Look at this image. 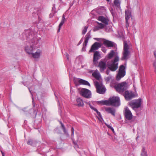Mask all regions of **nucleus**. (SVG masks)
<instances>
[{
	"instance_id": "1",
	"label": "nucleus",
	"mask_w": 156,
	"mask_h": 156,
	"mask_svg": "<svg viewBox=\"0 0 156 156\" xmlns=\"http://www.w3.org/2000/svg\"><path fill=\"white\" fill-rule=\"evenodd\" d=\"M108 101V106L111 105L115 107H119L120 105V98L118 97H110Z\"/></svg>"
},
{
	"instance_id": "2",
	"label": "nucleus",
	"mask_w": 156,
	"mask_h": 156,
	"mask_svg": "<svg viewBox=\"0 0 156 156\" xmlns=\"http://www.w3.org/2000/svg\"><path fill=\"white\" fill-rule=\"evenodd\" d=\"M114 88L118 92L122 93L127 89V83L126 82H123L120 83L116 84L115 85Z\"/></svg>"
},
{
	"instance_id": "3",
	"label": "nucleus",
	"mask_w": 156,
	"mask_h": 156,
	"mask_svg": "<svg viewBox=\"0 0 156 156\" xmlns=\"http://www.w3.org/2000/svg\"><path fill=\"white\" fill-rule=\"evenodd\" d=\"M141 99L139 98L132 100L129 102V105L133 109H135L141 106Z\"/></svg>"
},
{
	"instance_id": "4",
	"label": "nucleus",
	"mask_w": 156,
	"mask_h": 156,
	"mask_svg": "<svg viewBox=\"0 0 156 156\" xmlns=\"http://www.w3.org/2000/svg\"><path fill=\"white\" fill-rule=\"evenodd\" d=\"M119 61V58L118 56H116L114 59L112 61V64L110 65L108 67L109 69L112 71H115L118 68V62Z\"/></svg>"
},
{
	"instance_id": "5",
	"label": "nucleus",
	"mask_w": 156,
	"mask_h": 156,
	"mask_svg": "<svg viewBox=\"0 0 156 156\" xmlns=\"http://www.w3.org/2000/svg\"><path fill=\"white\" fill-rule=\"evenodd\" d=\"M80 94L86 98H90L91 97V92L89 90L85 88H82L79 90Z\"/></svg>"
},
{
	"instance_id": "6",
	"label": "nucleus",
	"mask_w": 156,
	"mask_h": 156,
	"mask_svg": "<svg viewBox=\"0 0 156 156\" xmlns=\"http://www.w3.org/2000/svg\"><path fill=\"white\" fill-rule=\"evenodd\" d=\"M95 86L97 89V92L98 93L103 94L105 92L106 89L101 83L96 81L95 83Z\"/></svg>"
},
{
	"instance_id": "7",
	"label": "nucleus",
	"mask_w": 156,
	"mask_h": 156,
	"mask_svg": "<svg viewBox=\"0 0 156 156\" xmlns=\"http://www.w3.org/2000/svg\"><path fill=\"white\" fill-rule=\"evenodd\" d=\"M126 27L127 30L128 31V27L129 26V20L130 17H132L131 12L129 9H127L125 11Z\"/></svg>"
},
{
	"instance_id": "8",
	"label": "nucleus",
	"mask_w": 156,
	"mask_h": 156,
	"mask_svg": "<svg viewBox=\"0 0 156 156\" xmlns=\"http://www.w3.org/2000/svg\"><path fill=\"white\" fill-rule=\"evenodd\" d=\"M124 96L126 100L129 101L135 97V94L131 91L126 90L125 92Z\"/></svg>"
},
{
	"instance_id": "9",
	"label": "nucleus",
	"mask_w": 156,
	"mask_h": 156,
	"mask_svg": "<svg viewBox=\"0 0 156 156\" xmlns=\"http://www.w3.org/2000/svg\"><path fill=\"white\" fill-rule=\"evenodd\" d=\"M97 67L99 68V70L101 73L103 72L107 68L106 61L100 60Z\"/></svg>"
},
{
	"instance_id": "10",
	"label": "nucleus",
	"mask_w": 156,
	"mask_h": 156,
	"mask_svg": "<svg viewBox=\"0 0 156 156\" xmlns=\"http://www.w3.org/2000/svg\"><path fill=\"white\" fill-rule=\"evenodd\" d=\"M101 55L98 51H96L94 52L93 57V62L94 65L96 66L98 62V61L100 58Z\"/></svg>"
},
{
	"instance_id": "11",
	"label": "nucleus",
	"mask_w": 156,
	"mask_h": 156,
	"mask_svg": "<svg viewBox=\"0 0 156 156\" xmlns=\"http://www.w3.org/2000/svg\"><path fill=\"white\" fill-rule=\"evenodd\" d=\"M124 113L125 118L127 120H130L132 119V113L128 108H125Z\"/></svg>"
},
{
	"instance_id": "12",
	"label": "nucleus",
	"mask_w": 156,
	"mask_h": 156,
	"mask_svg": "<svg viewBox=\"0 0 156 156\" xmlns=\"http://www.w3.org/2000/svg\"><path fill=\"white\" fill-rule=\"evenodd\" d=\"M101 44L100 43L95 42L92 45L91 48L89 51V52H93L95 50H98L99 48L101 47Z\"/></svg>"
},
{
	"instance_id": "13",
	"label": "nucleus",
	"mask_w": 156,
	"mask_h": 156,
	"mask_svg": "<svg viewBox=\"0 0 156 156\" xmlns=\"http://www.w3.org/2000/svg\"><path fill=\"white\" fill-rule=\"evenodd\" d=\"M121 1L120 0H114L113 2V7L117 10L121 11Z\"/></svg>"
},
{
	"instance_id": "14",
	"label": "nucleus",
	"mask_w": 156,
	"mask_h": 156,
	"mask_svg": "<svg viewBox=\"0 0 156 156\" xmlns=\"http://www.w3.org/2000/svg\"><path fill=\"white\" fill-rule=\"evenodd\" d=\"M105 109L107 113H110L114 116H115L116 110L114 108L110 107H106L105 108Z\"/></svg>"
},
{
	"instance_id": "15",
	"label": "nucleus",
	"mask_w": 156,
	"mask_h": 156,
	"mask_svg": "<svg viewBox=\"0 0 156 156\" xmlns=\"http://www.w3.org/2000/svg\"><path fill=\"white\" fill-rule=\"evenodd\" d=\"M103 44L108 48L115 47V44L108 40H105L103 42Z\"/></svg>"
},
{
	"instance_id": "16",
	"label": "nucleus",
	"mask_w": 156,
	"mask_h": 156,
	"mask_svg": "<svg viewBox=\"0 0 156 156\" xmlns=\"http://www.w3.org/2000/svg\"><path fill=\"white\" fill-rule=\"evenodd\" d=\"M96 23L98 25L94 26L93 30L94 31H97L100 29H103L105 27V25L104 24L102 23H100L98 22H96Z\"/></svg>"
},
{
	"instance_id": "17",
	"label": "nucleus",
	"mask_w": 156,
	"mask_h": 156,
	"mask_svg": "<svg viewBox=\"0 0 156 156\" xmlns=\"http://www.w3.org/2000/svg\"><path fill=\"white\" fill-rule=\"evenodd\" d=\"M25 50L28 54L30 55L33 51L34 46L33 45L26 46L25 48Z\"/></svg>"
},
{
	"instance_id": "18",
	"label": "nucleus",
	"mask_w": 156,
	"mask_h": 156,
	"mask_svg": "<svg viewBox=\"0 0 156 156\" xmlns=\"http://www.w3.org/2000/svg\"><path fill=\"white\" fill-rule=\"evenodd\" d=\"M97 19L99 21L102 22L105 25H107L108 24V22L109 21L108 20L103 16H98Z\"/></svg>"
},
{
	"instance_id": "19",
	"label": "nucleus",
	"mask_w": 156,
	"mask_h": 156,
	"mask_svg": "<svg viewBox=\"0 0 156 156\" xmlns=\"http://www.w3.org/2000/svg\"><path fill=\"white\" fill-rule=\"evenodd\" d=\"M77 104L76 105L79 107H83L84 105L83 101L82 99L80 98H78L76 99Z\"/></svg>"
},
{
	"instance_id": "20",
	"label": "nucleus",
	"mask_w": 156,
	"mask_h": 156,
	"mask_svg": "<svg viewBox=\"0 0 156 156\" xmlns=\"http://www.w3.org/2000/svg\"><path fill=\"white\" fill-rule=\"evenodd\" d=\"M126 73L118 71V73L116 76V79L117 80L119 81L123 77L126 75Z\"/></svg>"
},
{
	"instance_id": "21",
	"label": "nucleus",
	"mask_w": 156,
	"mask_h": 156,
	"mask_svg": "<svg viewBox=\"0 0 156 156\" xmlns=\"http://www.w3.org/2000/svg\"><path fill=\"white\" fill-rule=\"evenodd\" d=\"M66 21V19L65 18V15L64 14H63L62 16V18L61 22L60 23L58 26V28L57 31L58 33L60 32L62 26L64 24Z\"/></svg>"
},
{
	"instance_id": "22",
	"label": "nucleus",
	"mask_w": 156,
	"mask_h": 156,
	"mask_svg": "<svg viewBox=\"0 0 156 156\" xmlns=\"http://www.w3.org/2000/svg\"><path fill=\"white\" fill-rule=\"evenodd\" d=\"M92 76L96 80H99L100 79L101 76L100 73L96 70L92 74Z\"/></svg>"
},
{
	"instance_id": "23",
	"label": "nucleus",
	"mask_w": 156,
	"mask_h": 156,
	"mask_svg": "<svg viewBox=\"0 0 156 156\" xmlns=\"http://www.w3.org/2000/svg\"><path fill=\"white\" fill-rule=\"evenodd\" d=\"M89 105L90 107L93 110L95 111L97 113V115L101 119H102L101 115L100 112H99L98 110L95 108L93 107L90 103L88 102L87 103Z\"/></svg>"
},
{
	"instance_id": "24",
	"label": "nucleus",
	"mask_w": 156,
	"mask_h": 156,
	"mask_svg": "<svg viewBox=\"0 0 156 156\" xmlns=\"http://www.w3.org/2000/svg\"><path fill=\"white\" fill-rule=\"evenodd\" d=\"M130 52L129 51H123L122 60H127L129 58Z\"/></svg>"
},
{
	"instance_id": "25",
	"label": "nucleus",
	"mask_w": 156,
	"mask_h": 156,
	"mask_svg": "<svg viewBox=\"0 0 156 156\" xmlns=\"http://www.w3.org/2000/svg\"><path fill=\"white\" fill-rule=\"evenodd\" d=\"M78 82L80 84H82L85 85L90 86V84L87 81L85 80H83L82 79H80L78 80Z\"/></svg>"
},
{
	"instance_id": "26",
	"label": "nucleus",
	"mask_w": 156,
	"mask_h": 156,
	"mask_svg": "<svg viewBox=\"0 0 156 156\" xmlns=\"http://www.w3.org/2000/svg\"><path fill=\"white\" fill-rule=\"evenodd\" d=\"M41 52L36 51L35 53H32L30 55L34 58H38L40 57L41 55Z\"/></svg>"
},
{
	"instance_id": "27",
	"label": "nucleus",
	"mask_w": 156,
	"mask_h": 156,
	"mask_svg": "<svg viewBox=\"0 0 156 156\" xmlns=\"http://www.w3.org/2000/svg\"><path fill=\"white\" fill-rule=\"evenodd\" d=\"M59 122L61 125L62 128V129L64 133L67 135H69V134L66 130L64 124L60 121H59Z\"/></svg>"
},
{
	"instance_id": "28",
	"label": "nucleus",
	"mask_w": 156,
	"mask_h": 156,
	"mask_svg": "<svg viewBox=\"0 0 156 156\" xmlns=\"http://www.w3.org/2000/svg\"><path fill=\"white\" fill-rule=\"evenodd\" d=\"M108 100H102L101 101H98V104H101L102 105H105L108 106Z\"/></svg>"
},
{
	"instance_id": "29",
	"label": "nucleus",
	"mask_w": 156,
	"mask_h": 156,
	"mask_svg": "<svg viewBox=\"0 0 156 156\" xmlns=\"http://www.w3.org/2000/svg\"><path fill=\"white\" fill-rule=\"evenodd\" d=\"M36 143V142L34 141L32 139H28L27 141V144L28 145H30L31 146H33Z\"/></svg>"
},
{
	"instance_id": "30",
	"label": "nucleus",
	"mask_w": 156,
	"mask_h": 156,
	"mask_svg": "<svg viewBox=\"0 0 156 156\" xmlns=\"http://www.w3.org/2000/svg\"><path fill=\"white\" fill-rule=\"evenodd\" d=\"M118 71L126 73V67L123 65L120 66Z\"/></svg>"
},
{
	"instance_id": "31",
	"label": "nucleus",
	"mask_w": 156,
	"mask_h": 156,
	"mask_svg": "<svg viewBox=\"0 0 156 156\" xmlns=\"http://www.w3.org/2000/svg\"><path fill=\"white\" fill-rule=\"evenodd\" d=\"M129 46L126 42H125L124 43L123 51H129Z\"/></svg>"
},
{
	"instance_id": "32",
	"label": "nucleus",
	"mask_w": 156,
	"mask_h": 156,
	"mask_svg": "<svg viewBox=\"0 0 156 156\" xmlns=\"http://www.w3.org/2000/svg\"><path fill=\"white\" fill-rule=\"evenodd\" d=\"M115 54V52L113 50H112L108 54V58L110 59L112 58Z\"/></svg>"
},
{
	"instance_id": "33",
	"label": "nucleus",
	"mask_w": 156,
	"mask_h": 156,
	"mask_svg": "<svg viewBox=\"0 0 156 156\" xmlns=\"http://www.w3.org/2000/svg\"><path fill=\"white\" fill-rule=\"evenodd\" d=\"M145 148L143 147L142 148V152L141 154V156H147L146 151H145Z\"/></svg>"
},
{
	"instance_id": "34",
	"label": "nucleus",
	"mask_w": 156,
	"mask_h": 156,
	"mask_svg": "<svg viewBox=\"0 0 156 156\" xmlns=\"http://www.w3.org/2000/svg\"><path fill=\"white\" fill-rule=\"evenodd\" d=\"M88 41L87 40H85V41L83 43V47L82 49L83 51H84V50L85 49L87 45V44L88 42Z\"/></svg>"
},
{
	"instance_id": "35",
	"label": "nucleus",
	"mask_w": 156,
	"mask_h": 156,
	"mask_svg": "<svg viewBox=\"0 0 156 156\" xmlns=\"http://www.w3.org/2000/svg\"><path fill=\"white\" fill-rule=\"evenodd\" d=\"M90 31H89L87 33V34L86 35L85 40L88 41L89 40L90 38Z\"/></svg>"
},
{
	"instance_id": "36",
	"label": "nucleus",
	"mask_w": 156,
	"mask_h": 156,
	"mask_svg": "<svg viewBox=\"0 0 156 156\" xmlns=\"http://www.w3.org/2000/svg\"><path fill=\"white\" fill-rule=\"evenodd\" d=\"M51 12H53L55 14L57 12V11H56L55 5V4L53 5V6L52 7Z\"/></svg>"
},
{
	"instance_id": "37",
	"label": "nucleus",
	"mask_w": 156,
	"mask_h": 156,
	"mask_svg": "<svg viewBox=\"0 0 156 156\" xmlns=\"http://www.w3.org/2000/svg\"><path fill=\"white\" fill-rule=\"evenodd\" d=\"M88 28V26H86L84 27V28L83 29V30L82 31V34L84 35L86 33Z\"/></svg>"
},
{
	"instance_id": "38",
	"label": "nucleus",
	"mask_w": 156,
	"mask_h": 156,
	"mask_svg": "<svg viewBox=\"0 0 156 156\" xmlns=\"http://www.w3.org/2000/svg\"><path fill=\"white\" fill-rule=\"evenodd\" d=\"M112 77L110 76L105 78V80L107 82H108L112 79Z\"/></svg>"
},
{
	"instance_id": "39",
	"label": "nucleus",
	"mask_w": 156,
	"mask_h": 156,
	"mask_svg": "<svg viewBox=\"0 0 156 156\" xmlns=\"http://www.w3.org/2000/svg\"><path fill=\"white\" fill-rule=\"evenodd\" d=\"M111 12L113 17V18H114L116 16V15L115 12L113 9L112 10H111Z\"/></svg>"
},
{
	"instance_id": "40",
	"label": "nucleus",
	"mask_w": 156,
	"mask_h": 156,
	"mask_svg": "<svg viewBox=\"0 0 156 156\" xmlns=\"http://www.w3.org/2000/svg\"><path fill=\"white\" fill-rule=\"evenodd\" d=\"M108 127L111 129L113 132H114V130L113 128L109 125H107Z\"/></svg>"
},
{
	"instance_id": "41",
	"label": "nucleus",
	"mask_w": 156,
	"mask_h": 156,
	"mask_svg": "<svg viewBox=\"0 0 156 156\" xmlns=\"http://www.w3.org/2000/svg\"><path fill=\"white\" fill-rule=\"evenodd\" d=\"M65 55L67 60L68 61L69 60V54L67 53L66 52V54H65Z\"/></svg>"
},
{
	"instance_id": "42",
	"label": "nucleus",
	"mask_w": 156,
	"mask_h": 156,
	"mask_svg": "<svg viewBox=\"0 0 156 156\" xmlns=\"http://www.w3.org/2000/svg\"><path fill=\"white\" fill-rule=\"evenodd\" d=\"M71 131L72 132L71 136H73L74 135V128L73 127L71 128Z\"/></svg>"
},
{
	"instance_id": "43",
	"label": "nucleus",
	"mask_w": 156,
	"mask_h": 156,
	"mask_svg": "<svg viewBox=\"0 0 156 156\" xmlns=\"http://www.w3.org/2000/svg\"><path fill=\"white\" fill-rule=\"evenodd\" d=\"M55 14L53 12H51V13L49 14V17L50 18L52 17L53 16H54Z\"/></svg>"
},
{
	"instance_id": "44",
	"label": "nucleus",
	"mask_w": 156,
	"mask_h": 156,
	"mask_svg": "<svg viewBox=\"0 0 156 156\" xmlns=\"http://www.w3.org/2000/svg\"><path fill=\"white\" fill-rule=\"evenodd\" d=\"M101 50L103 51V52L105 53L106 52L107 50L105 47H102Z\"/></svg>"
},
{
	"instance_id": "45",
	"label": "nucleus",
	"mask_w": 156,
	"mask_h": 156,
	"mask_svg": "<svg viewBox=\"0 0 156 156\" xmlns=\"http://www.w3.org/2000/svg\"><path fill=\"white\" fill-rule=\"evenodd\" d=\"M39 107V106L38 105L37 106V111H36V110L34 111V113H35L36 114L37 112Z\"/></svg>"
},
{
	"instance_id": "46",
	"label": "nucleus",
	"mask_w": 156,
	"mask_h": 156,
	"mask_svg": "<svg viewBox=\"0 0 156 156\" xmlns=\"http://www.w3.org/2000/svg\"><path fill=\"white\" fill-rule=\"evenodd\" d=\"M83 42V40H82V38L81 40L79 42L78 44H77V45H79L80 44Z\"/></svg>"
},
{
	"instance_id": "47",
	"label": "nucleus",
	"mask_w": 156,
	"mask_h": 156,
	"mask_svg": "<svg viewBox=\"0 0 156 156\" xmlns=\"http://www.w3.org/2000/svg\"><path fill=\"white\" fill-rule=\"evenodd\" d=\"M109 72H110L109 70V69H107V70L106 71V73L107 75H108L109 74Z\"/></svg>"
},
{
	"instance_id": "48",
	"label": "nucleus",
	"mask_w": 156,
	"mask_h": 156,
	"mask_svg": "<svg viewBox=\"0 0 156 156\" xmlns=\"http://www.w3.org/2000/svg\"><path fill=\"white\" fill-rule=\"evenodd\" d=\"M153 66H154V67L155 68V73H156V66H155V63L154 64Z\"/></svg>"
},
{
	"instance_id": "49",
	"label": "nucleus",
	"mask_w": 156,
	"mask_h": 156,
	"mask_svg": "<svg viewBox=\"0 0 156 156\" xmlns=\"http://www.w3.org/2000/svg\"><path fill=\"white\" fill-rule=\"evenodd\" d=\"M94 39L97 41H100V39L98 38H95Z\"/></svg>"
},
{
	"instance_id": "50",
	"label": "nucleus",
	"mask_w": 156,
	"mask_h": 156,
	"mask_svg": "<svg viewBox=\"0 0 156 156\" xmlns=\"http://www.w3.org/2000/svg\"><path fill=\"white\" fill-rule=\"evenodd\" d=\"M32 103H33V107H35V105L34 103L33 100L32 101Z\"/></svg>"
},
{
	"instance_id": "51",
	"label": "nucleus",
	"mask_w": 156,
	"mask_h": 156,
	"mask_svg": "<svg viewBox=\"0 0 156 156\" xmlns=\"http://www.w3.org/2000/svg\"><path fill=\"white\" fill-rule=\"evenodd\" d=\"M154 55L155 57L156 58V51H154Z\"/></svg>"
},
{
	"instance_id": "52",
	"label": "nucleus",
	"mask_w": 156,
	"mask_h": 156,
	"mask_svg": "<svg viewBox=\"0 0 156 156\" xmlns=\"http://www.w3.org/2000/svg\"><path fill=\"white\" fill-rule=\"evenodd\" d=\"M1 152H2V155H3V154H4V152H2V151H1Z\"/></svg>"
},
{
	"instance_id": "53",
	"label": "nucleus",
	"mask_w": 156,
	"mask_h": 156,
	"mask_svg": "<svg viewBox=\"0 0 156 156\" xmlns=\"http://www.w3.org/2000/svg\"><path fill=\"white\" fill-rule=\"evenodd\" d=\"M107 2H109L110 1V0H106Z\"/></svg>"
},
{
	"instance_id": "54",
	"label": "nucleus",
	"mask_w": 156,
	"mask_h": 156,
	"mask_svg": "<svg viewBox=\"0 0 156 156\" xmlns=\"http://www.w3.org/2000/svg\"><path fill=\"white\" fill-rule=\"evenodd\" d=\"M29 90H30V93H31V91H30V89H29Z\"/></svg>"
},
{
	"instance_id": "55",
	"label": "nucleus",
	"mask_w": 156,
	"mask_h": 156,
	"mask_svg": "<svg viewBox=\"0 0 156 156\" xmlns=\"http://www.w3.org/2000/svg\"><path fill=\"white\" fill-rule=\"evenodd\" d=\"M2 156H5L4 154H3V155H2Z\"/></svg>"
}]
</instances>
